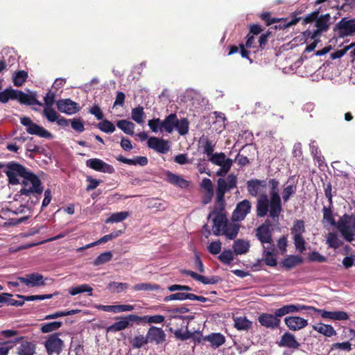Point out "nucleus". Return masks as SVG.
Here are the masks:
<instances>
[{
	"mask_svg": "<svg viewBox=\"0 0 355 355\" xmlns=\"http://www.w3.org/2000/svg\"><path fill=\"white\" fill-rule=\"evenodd\" d=\"M279 184V182L275 179L269 180L270 198L265 193L259 196L257 200V214L259 217H264L269 213V216L274 222L278 220L282 210Z\"/></svg>",
	"mask_w": 355,
	"mask_h": 355,
	"instance_id": "nucleus-1",
	"label": "nucleus"
},
{
	"mask_svg": "<svg viewBox=\"0 0 355 355\" xmlns=\"http://www.w3.org/2000/svg\"><path fill=\"white\" fill-rule=\"evenodd\" d=\"M4 173L6 174L10 184H18L21 182L29 171L24 166L17 162H10L5 166Z\"/></svg>",
	"mask_w": 355,
	"mask_h": 355,
	"instance_id": "nucleus-2",
	"label": "nucleus"
},
{
	"mask_svg": "<svg viewBox=\"0 0 355 355\" xmlns=\"http://www.w3.org/2000/svg\"><path fill=\"white\" fill-rule=\"evenodd\" d=\"M21 184L22 185L20 190L21 195L29 196L35 193L41 194L43 191L39 178L30 171L21 180Z\"/></svg>",
	"mask_w": 355,
	"mask_h": 355,
	"instance_id": "nucleus-3",
	"label": "nucleus"
},
{
	"mask_svg": "<svg viewBox=\"0 0 355 355\" xmlns=\"http://www.w3.org/2000/svg\"><path fill=\"white\" fill-rule=\"evenodd\" d=\"M337 228L347 241H352L355 236V217L345 214L338 220Z\"/></svg>",
	"mask_w": 355,
	"mask_h": 355,
	"instance_id": "nucleus-4",
	"label": "nucleus"
},
{
	"mask_svg": "<svg viewBox=\"0 0 355 355\" xmlns=\"http://www.w3.org/2000/svg\"><path fill=\"white\" fill-rule=\"evenodd\" d=\"M256 236L261 243L263 249L275 250V245L272 243V233L269 225L263 224L256 230Z\"/></svg>",
	"mask_w": 355,
	"mask_h": 355,
	"instance_id": "nucleus-5",
	"label": "nucleus"
},
{
	"mask_svg": "<svg viewBox=\"0 0 355 355\" xmlns=\"http://www.w3.org/2000/svg\"><path fill=\"white\" fill-rule=\"evenodd\" d=\"M209 160L214 164L220 166V168H219L216 172V175L218 176H225L232 165V160L231 159L226 158L225 155L223 153L211 155Z\"/></svg>",
	"mask_w": 355,
	"mask_h": 355,
	"instance_id": "nucleus-6",
	"label": "nucleus"
},
{
	"mask_svg": "<svg viewBox=\"0 0 355 355\" xmlns=\"http://www.w3.org/2000/svg\"><path fill=\"white\" fill-rule=\"evenodd\" d=\"M116 319L117 321L107 327V332H116L124 330L128 327L131 322L139 323V320L141 319V316L131 314L125 316L118 317Z\"/></svg>",
	"mask_w": 355,
	"mask_h": 355,
	"instance_id": "nucleus-7",
	"label": "nucleus"
},
{
	"mask_svg": "<svg viewBox=\"0 0 355 355\" xmlns=\"http://www.w3.org/2000/svg\"><path fill=\"white\" fill-rule=\"evenodd\" d=\"M21 123L26 127V131L30 135H37L43 138H51V134L43 127L33 123L30 118L24 116L20 119Z\"/></svg>",
	"mask_w": 355,
	"mask_h": 355,
	"instance_id": "nucleus-8",
	"label": "nucleus"
},
{
	"mask_svg": "<svg viewBox=\"0 0 355 355\" xmlns=\"http://www.w3.org/2000/svg\"><path fill=\"white\" fill-rule=\"evenodd\" d=\"M63 341L59 338L58 334L49 336L44 343L48 354H59L63 347Z\"/></svg>",
	"mask_w": 355,
	"mask_h": 355,
	"instance_id": "nucleus-9",
	"label": "nucleus"
},
{
	"mask_svg": "<svg viewBox=\"0 0 355 355\" xmlns=\"http://www.w3.org/2000/svg\"><path fill=\"white\" fill-rule=\"evenodd\" d=\"M336 29L340 37H344L353 35L355 33V19H342L336 25Z\"/></svg>",
	"mask_w": 355,
	"mask_h": 355,
	"instance_id": "nucleus-10",
	"label": "nucleus"
},
{
	"mask_svg": "<svg viewBox=\"0 0 355 355\" xmlns=\"http://www.w3.org/2000/svg\"><path fill=\"white\" fill-rule=\"evenodd\" d=\"M86 166L96 171L112 174L114 172V168L103 160L97 158L89 159L86 161Z\"/></svg>",
	"mask_w": 355,
	"mask_h": 355,
	"instance_id": "nucleus-11",
	"label": "nucleus"
},
{
	"mask_svg": "<svg viewBox=\"0 0 355 355\" xmlns=\"http://www.w3.org/2000/svg\"><path fill=\"white\" fill-rule=\"evenodd\" d=\"M267 183L265 180H251L247 182V189L251 196H257L265 194Z\"/></svg>",
	"mask_w": 355,
	"mask_h": 355,
	"instance_id": "nucleus-12",
	"label": "nucleus"
},
{
	"mask_svg": "<svg viewBox=\"0 0 355 355\" xmlns=\"http://www.w3.org/2000/svg\"><path fill=\"white\" fill-rule=\"evenodd\" d=\"M214 215L215 216L213 218V233L216 236L220 235L227 223V219L223 214L218 213L216 214L214 211L209 214L208 218H211Z\"/></svg>",
	"mask_w": 355,
	"mask_h": 355,
	"instance_id": "nucleus-13",
	"label": "nucleus"
},
{
	"mask_svg": "<svg viewBox=\"0 0 355 355\" xmlns=\"http://www.w3.org/2000/svg\"><path fill=\"white\" fill-rule=\"evenodd\" d=\"M251 210V203L248 200H244L237 204L236 209L232 214V219L234 221L243 220L246 215Z\"/></svg>",
	"mask_w": 355,
	"mask_h": 355,
	"instance_id": "nucleus-14",
	"label": "nucleus"
},
{
	"mask_svg": "<svg viewBox=\"0 0 355 355\" xmlns=\"http://www.w3.org/2000/svg\"><path fill=\"white\" fill-rule=\"evenodd\" d=\"M148 146L159 153L164 154L170 149L168 141L162 138L152 137L148 140Z\"/></svg>",
	"mask_w": 355,
	"mask_h": 355,
	"instance_id": "nucleus-15",
	"label": "nucleus"
},
{
	"mask_svg": "<svg viewBox=\"0 0 355 355\" xmlns=\"http://www.w3.org/2000/svg\"><path fill=\"white\" fill-rule=\"evenodd\" d=\"M17 279L28 287L45 285L43 276L39 273H32L27 275L26 277H19Z\"/></svg>",
	"mask_w": 355,
	"mask_h": 355,
	"instance_id": "nucleus-16",
	"label": "nucleus"
},
{
	"mask_svg": "<svg viewBox=\"0 0 355 355\" xmlns=\"http://www.w3.org/2000/svg\"><path fill=\"white\" fill-rule=\"evenodd\" d=\"M286 325L292 331L300 330L308 325V321L298 316H288L284 318Z\"/></svg>",
	"mask_w": 355,
	"mask_h": 355,
	"instance_id": "nucleus-17",
	"label": "nucleus"
},
{
	"mask_svg": "<svg viewBox=\"0 0 355 355\" xmlns=\"http://www.w3.org/2000/svg\"><path fill=\"white\" fill-rule=\"evenodd\" d=\"M43 114L50 122H56L58 125L62 127L69 125V121L63 117H59L58 113L52 109V107H44Z\"/></svg>",
	"mask_w": 355,
	"mask_h": 355,
	"instance_id": "nucleus-18",
	"label": "nucleus"
},
{
	"mask_svg": "<svg viewBox=\"0 0 355 355\" xmlns=\"http://www.w3.org/2000/svg\"><path fill=\"white\" fill-rule=\"evenodd\" d=\"M57 108L61 112L73 114L78 111V104L70 99L60 100L57 102Z\"/></svg>",
	"mask_w": 355,
	"mask_h": 355,
	"instance_id": "nucleus-19",
	"label": "nucleus"
},
{
	"mask_svg": "<svg viewBox=\"0 0 355 355\" xmlns=\"http://www.w3.org/2000/svg\"><path fill=\"white\" fill-rule=\"evenodd\" d=\"M166 180L171 184L186 189L189 187L190 182L183 178L182 176L173 173L171 171H166L165 173Z\"/></svg>",
	"mask_w": 355,
	"mask_h": 355,
	"instance_id": "nucleus-20",
	"label": "nucleus"
},
{
	"mask_svg": "<svg viewBox=\"0 0 355 355\" xmlns=\"http://www.w3.org/2000/svg\"><path fill=\"white\" fill-rule=\"evenodd\" d=\"M330 18L329 14H325L318 17L315 24L317 28L314 31L313 37H320L322 32H325L329 29Z\"/></svg>",
	"mask_w": 355,
	"mask_h": 355,
	"instance_id": "nucleus-21",
	"label": "nucleus"
},
{
	"mask_svg": "<svg viewBox=\"0 0 355 355\" xmlns=\"http://www.w3.org/2000/svg\"><path fill=\"white\" fill-rule=\"evenodd\" d=\"M279 316L268 313H263L259 317L260 324L268 328H275L279 324Z\"/></svg>",
	"mask_w": 355,
	"mask_h": 355,
	"instance_id": "nucleus-22",
	"label": "nucleus"
},
{
	"mask_svg": "<svg viewBox=\"0 0 355 355\" xmlns=\"http://www.w3.org/2000/svg\"><path fill=\"white\" fill-rule=\"evenodd\" d=\"M15 96V99L18 100L21 103L26 104V105H41L42 103L38 101L35 95L33 94H28L26 93H24L21 91L16 90L15 92H12Z\"/></svg>",
	"mask_w": 355,
	"mask_h": 355,
	"instance_id": "nucleus-23",
	"label": "nucleus"
},
{
	"mask_svg": "<svg viewBox=\"0 0 355 355\" xmlns=\"http://www.w3.org/2000/svg\"><path fill=\"white\" fill-rule=\"evenodd\" d=\"M306 306L302 304H288L275 310V315L282 317L286 314L300 312L306 309Z\"/></svg>",
	"mask_w": 355,
	"mask_h": 355,
	"instance_id": "nucleus-24",
	"label": "nucleus"
},
{
	"mask_svg": "<svg viewBox=\"0 0 355 355\" xmlns=\"http://www.w3.org/2000/svg\"><path fill=\"white\" fill-rule=\"evenodd\" d=\"M278 345L280 347H285L292 349H297L300 346V343L296 340L295 336L288 332L283 334L279 342L278 343Z\"/></svg>",
	"mask_w": 355,
	"mask_h": 355,
	"instance_id": "nucleus-25",
	"label": "nucleus"
},
{
	"mask_svg": "<svg viewBox=\"0 0 355 355\" xmlns=\"http://www.w3.org/2000/svg\"><path fill=\"white\" fill-rule=\"evenodd\" d=\"M201 188L205 191V196L203 198V203H209L214 196V187L211 180L209 178H204L200 184Z\"/></svg>",
	"mask_w": 355,
	"mask_h": 355,
	"instance_id": "nucleus-26",
	"label": "nucleus"
},
{
	"mask_svg": "<svg viewBox=\"0 0 355 355\" xmlns=\"http://www.w3.org/2000/svg\"><path fill=\"white\" fill-rule=\"evenodd\" d=\"M36 345L30 341H22L17 347L18 355H34L35 354Z\"/></svg>",
	"mask_w": 355,
	"mask_h": 355,
	"instance_id": "nucleus-27",
	"label": "nucleus"
},
{
	"mask_svg": "<svg viewBox=\"0 0 355 355\" xmlns=\"http://www.w3.org/2000/svg\"><path fill=\"white\" fill-rule=\"evenodd\" d=\"M217 189H216V201L218 203H223L224 202V196L226 191L230 190L229 186L227 184V181L225 179L219 178L217 181Z\"/></svg>",
	"mask_w": 355,
	"mask_h": 355,
	"instance_id": "nucleus-28",
	"label": "nucleus"
},
{
	"mask_svg": "<svg viewBox=\"0 0 355 355\" xmlns=\"http://www.w3.org/2000/svg\"><path fill=\"white\" fill-rule=\"evenodd\" d=\"M313 329L318 333L327 336L331 337L336 334V330L330 324L318 323L312 326Z\"/></svg>",
	"mask_w": 355,
	"mask_h": 355,
	"instance_id": "nucleus-29",
	"label": "nucleus"
},
{
	"mask_svg": "<svg viewBox=\"0 0 355 355\" xmlns=\"http://www.w3.org/2000/svg\"><path fill=\"white\" fill-rule=\"evenodd\" d=\"M147 338L150 340H154L156 341L157 343H160L164 340L165 334L161 328L153 327L149 329L147 334Z\"/></svg>",
	"mask_w": 355,
	"mask_h": 355,
	"instance_id": "nucleus-30",
	"label": "nucleus"
},
{
	"mask_svg": "<svg viewBox=\"0 0 355 355\" xmlns=\"http://www.w3.org/2000/svg\"><path fill=\"white\" fill-rule=\"evenodd\" d=\"M177 115L175 114H171L164 121H162L163 130L168 133H171L175 128L177 123Z\"/></svg>",
	"mask_w": 355,
	"mask_h": 355,
	"instance_id": "nucleus-31",
	"label": "nucleus"
},
{
	"mask_svg": "<svg viewBox=\"0 0 355 355\" xmlns=\"http://www.w3.org/2000/svg\"><path fill=\"white\" fill-rule=\"evenodd\" d=\"M324 318L343 321L348 320L349 315L347 312L343 311H327V313H324Z\"/></svg>",
	"mask_w": 355,
	"mask_h": 355,
	"instance_id": "nucleus-32",
	"label": "nucleus"
},
{
	"mask_svg": "<svg viewBox=\"0 0 355 355\" xmlns=\"http://www.w3.org/2000/svg\"><path fill=\"white\" fill-rule=\"evenodd\" d=\"M250 243L248 241L237 239L233 245L234 252L236 254H243L248 252Z\"/></svg>",
	"mask_w": 355,
	"mask_h": 355,
	"instance_id": "nucleus-33",
	"label": "nucleus"
},
{
	"mask_svg": "<svg viewBox=\"0 0 355 355\" xmlns=\"http://www.w3.org/2000/svg\"><path fill=\"white\" fill-rule=\"evenodd\" d=\"M239 230V226L233 223H227L222 234L227 239L232 240L236 237Z\"/></svg>",
	"mask_w": 355,
	"mask_h": 355,
	"instance_id": "nucleus-34",
	"label": "nucleus"
},
{
	"mask_svg": "<svg viewBox=\"0 0 355 355\" xmlns=\"http://www.w3.org/2000/svg\"><path fill=\"white\" fill-rule=\"evenodd\" d=\"M93 288L88 284H81L77 286H73L69 288L68 291L71 295H76L83 293H88L89 295H92Z\"/></svg>",
	"mask_w": 355,
	"mask_h": 355,
	"instance_id": "nucleus-35",
	"label": "nucleus"
},
{
	"mask_svg": "<svg viewBox=\"0 0 355 355\" xmlns=\"http://www.w3.org/2000/svg\"><path fill=\"white\" fill-rule=\"evenodd\" d=\"M117 127L124 133L132 135L134 134L135 124L127 120H120L116 123Z\"/></svg>",
	"mask_w": 355,
	"mask_h": 355,
	"instance_id": "nucleus-36",
	"label": "nucleus"
},
{
	"mask_svg": "<svg viewBox=\"0 0 355 355\" xmlns=\"http://www.w3.org/2000/svg\"><path fill=\"white\" fill-rule=\"evenodd\" d=\"M206 340L209 341L211 345L214 347H218L219 346L222 345L225 341V337L218 333V334H211L206 337Z\"/></svg>",
	"mask_w": 355,
	"mask_h": 355,
	"instance_id": "nucleus-37",
	"label": "nucleus"
},
{
	"mask_svg": "<svg viewBox=\"0 0 355 355\" xmlns=\"http://www.w3.org/2000/svg\"><path fill=\"white\" fill-rule=\"evenodd\" d=\"M234 327L239 330H248L252 326V322L245 317H239L234 319Z\"/></svg>",
	"mask_w": 355,
	"mask_h": 355,
	"instance_id": "nucleus-38",
	"label": "nucleus"
},
{
	"mask_svg": "<svg viewBox=\"0 0 355 355\" xmlns=\"http://www.w3.org/2000/svg\"><path fill=\"white\" fill-rule=\"evenodd\" d=\"M327 243L330 248L336 249L341 246L343 241L339 239L336 233H329L326 237Z\"/></svg>",
	"mask_w": 355,
	"mask_h": 355,
	"instance_id": "nucleus-39",
	"label": "nucleus"
},
{
	"mask_svg": "<svg viewBox=\"0 0 355 355\" xmlns=\"http://www.w3.org/2000/svg\"><path fill=\"white\" fill-rule=\"evenodd\" d=\"M145 114L142 107H137L132 110L131 118L139 124L144 122Z\"/></svg>",
	"mask_w": 355,
	"mask_h": 355,
	"instance_id": "nucleus-40",
	"label": "nucleus"
},
{
	"mask_svg": "<svg viewBox=\"0 0 355 355\" xmlns=\"http://www.w3.org/2000/svg\"><path fill=\"white\" fill-rule=\"evenodd\" d=\"M130 216L128 211H120L111 214V216L105 220L106 223H119L125 220Z\"/></svg>",
	"mask_w": 355,
	"mask_h": 355,
	"instance_id": "nucleus-41",
	"label": "nucleus"
},
{
	"mask_svg": "<svg viewBox=\"0 0 355 355\" xmlns=\"http://www.w3.org/2000/svg\"><path fill=\"white\" fill-rule=\"evenodd\" d=\"M107 288L112 292L119 293L125 291L129 288V284L123 282H112L109 283Z\"/></svg>",
	"mask_w": 355,
	"mask_h": 355,
	"instance_id": "nucleus-42",
	"label": "nucleus"
},
{
	"mask_svg": "<svg viewBox=\"0 0 355 355\" xmlns=\"http://www.w3.org/2000/svg\"><path fill=\"white\" fill-rule=\"evenodd\" d=\"M302 262V259L298 256H289L283 261V266L291 269Z\"/></svg>",
	"mask_w": 355,
	"mask_h": 355,
	"instance_id": "nucleus-43",
	"label": "nucleus"
},
{
	"mask_svg": "<svg viewBox=\"0 0 355 355\" xmlns=\"http://www.w3.org/2000/svg\"><path fill=\"white\" fill-rule=\"evenodd\" d=\"M275 250H269L268 249H263V260L266 265L270 266H275L277 265V259L274 256Z\"/></svg>",
	"mask_w": 355,
	"mask_h": 355,
	"instance_id": "nucleus-44",
	"label": "nucleus"
},
{
	"mask_svg": "<svg viewBox=\"0 0 355 355\" xmlns=\"http://www.w3.org/2000/svg\"><path fill=\"white\" fill-rule=\"evenodd\" d=\"M189 121L186 119H177L175 128L180 135H184L189 132Z\"/></svg>",
	"mask_w": 355,
	"mask_h": 355,
	"instance_id": "nucleus-45",
	"label": "nucleus"
},
{
	"mask_svg": "<svg viewBox=\"0 0 355 355\" xmlns=\"http://www.w3.org/2000/svg\"><path fill=\"white\" fill-rule=\"evenodd\" d=\"M62 323L61 322H51L43 324L41 327V331L42 333H49L58 329Z\"/></svg>",
	"mask_w": 355,
	"mask_h": 355,
	"instance_id": "nucleus-46",
	"label": "nucleus"
},
{
	"mask_svg": "<svg viewBox=\"0 0 355 355\" xmlns=\"http://www.w3.org/2000/svg\"><path fill=\"white\" fill-rule=\"evenodd\" d=\"M28 77V73L25 71H19L13 76V83L15 86H21L25 82Z\"/></svg>",
	"mask_w": 355,
	"mask_h": 355,
	"instance_id": "nucleus-47",
	"label": "nucleus"
},
{
	"mask_svg": "<svg viewBox=\"0 0 355 355\" xmlns=\"http://www.w3.org/2000/svg\"><path fill=\"white\" fill-rule=\"evenodd\" d=\"M112 258L110 251L101 253L93 262L94 266H99L110 261Z\"/></svg>",
	"mask_w": 355,
	"mask_h": 355,
	"instance_id": "nucleus-48",
	"label": "nucleus"
},
{
	"mask_svg": "<svg viewBox=\"0 0 355 355\" xmlns=\"http://www.w3.org/2000/svg\"><path fill=\"white\" fill-rule=\"evenodd\" d=\"M146 322L148 323H155L160 324L164 321V317L161 315H155L152 316L146 315L144 317H141V319L139 320V323L141 322Z\"/></svg>",
	"mask_w": 355,
	"mask_h": 355,
	"instance_id": "nucleus-49",
	"label": "nucleus"
},
{
	"mask_svg": "<svg viewBox=\"0 0 355 355\" xmlns=\"http://www.w3.org/2000/svg\"><path fill=\"white\" fill-rule=\"evenodd\" d=\"M304 231V221L299 220L294 223L293 227L291 229V234L293 236L302 235Z\"/></svg>",
	"mask_w": 355,
	"mask_h": 355,
	"instance_id": "nucleus-50",
	"label": "nucleus"
},
{
	"mask_svg": "<svg viewBox=\"0 0 355 355\" xmlns=\"http://www.w3.org/2000/svg\"><path fill=\"white\" fill-rule=\"evenodd\" d=\"M98 128L106 133H112L115 130L114 124L108 120H103L98 124Z\"/></svg>",
	"mask_w": 355,
	"mask_h": 355,
	"instance_id": "nucleus-51",
	"label": "nucleus"
},
{
	"mask_svg": "<svg viewBox=\"0 0 355 355\" xmlns=\"http://www.w3.org/2000/svg\"><path fill=\"white\" fill-rule=\"evenodd\" d=\"M148 343V338L144 337L143 335L135 336L131 340L132 345L135 348H140Z\"/></svg>",
	"mask_w": 355,
	"mask_h": 355,
	"instance_id": "nucleus-52",
	"label": "nucleus"
},
{
	"mask_svg": "<svg viewBox=\"0 0 355 355\" xmlns=\"http://www.w3.org/2000/svg\"><path fill=\"white\" fill-rule=\"evenodd\" d=\"M52 295H29V296H24L21 295H17V297L19 298H22L26 301H34V300H44L47 299H51L52 297Z\"/></svg>",
	"mask_w": 355,
	"mask_h": 355,
	"instance_id": "nucleus-53",
	"label": "nucleus"
},
{
	"mask_svg": "<svg viewBox=\"0 0 355 355\" xmlns=\"http://www.w3.org/2000/svg\"><path fill=\"white\" fill-rule=\"evenodd\" d=\"M323 212V220L327 221V223L331 225H335V221L333 218L332 210L331 208V205L329 207H324L322 209Z\"/></svg>",
	"mask_w": 355,
	"mask_h": 355,
	"instance_id": "nucleus-54",
	"label": "nucleus"
},
{
	"mask_svg": "<svg viewBox=\"0 0 355 355\" xmlns=\"http://www.w3.org/2000/svg\"><path fill=\"white\" fill-rule=\"evenodd\" d=\"M219 259L224 263L229 264L234 259L233 252L231 250H224L220 255Z\"/></svg>",
	"mask_w": 355,
	"mask_h": 355,
	"instance_id": "nucleus-55",
	"label": "nucleus"
},
{
	"mask_svg": "<svg viewBox=\"0 0 355 355\" xmlns=\"http://www.w3.org/2000/svg\"><path fill=\"white\" fill-rule=\"evenodd\" d=\"M148 125L153 132L163 130L162 121L159 119H153L148 121Z\"/></svg>",
	"mask_w": 355,
	"mask_h": 355,
	"instance_id": "nucleus-56",
	"label": "nucleus"
},
{
	"mask_svg": "<svg viewBox=\"0 0 355 355\" xmlns=\"http://www.w3.org/2000/svg\"><path fill=\"white\" fill-rule=\"evenodd\" d=\"M14 92H15V89H6L0 92V102L5 103L10 99H15V94L12 93Z\"/></svg>",
	"mask_w": 355,
	"mask_h": 355,
	"instance_id": "nucleus-57",
	"label": "nucleus"
},
{
	"mask_svg": "<svg viewBox=\"0 0 355 355\" xmlns=\"http://www.w3.org/2000/svg\"><path fill=\"white\" fill-rule=\"evenodd\" d=\"M296 191V187L293 185H288L282 191V198L283 200L286 202H287L290 197L293 196Z\"/></svg>",
	"mask_w": 355,
	"mask_h": 355,
	"instance_id": "nucleus-58",
	"label": "nucleus"
},
{
	"mask_svg": "<svg viewBox=\"0 0 355 355\" xmlns=\"http://www.w3.org/2000/svg\"><path fill=\"white\" fill-rule=\"evenodd\" d=\"M294 244L296 249L300 252H303L305 250V241L302 235L293 236Z\"/></svg>",
	"mask_w": 355,
	"mask_h": 355,
	"instance_id": "nucleus-59",
	"label": "nucleus"
},
{
	"mask_svg": "<svg viewBox=\"0 0 355 355\" xmlns=\"http://www.w3.org/2000/svg\"><path fill=\"white\" fill-rule=\"evenodd\" d=\"M216 114V121L214 122V124L218 125V128H216V131L218 132H220L223 131V130L225 128V118L224 116V114L222 113H215Z\"/></svg>",
	"mask_w": 355,
	"mask_h": 355,
	"instance_id": "nucleus-60",
	"label": "nucleus"
},
{
	"mask_svg": "<svg viewBox=\"0 0 355 355\" xmlns=\"http://www.w3.org/2000/svg\"><path fill=\"white\" fill-rule=\"evenodd\" d=\"M133 290L135 291H148V290H155L159 288V286L154 285L152 286L149 284L141 283L137 284L133 286Z\"/></svg>",
	"mask_w": 355,
	"mask_h": 355,
	"instance_id": "nucleus-61",
	"label": "nucleus"
},
{
	"mask_svg": "<svg viewBox=\"0 0 355 355\" xmlns=\"http://www.w3.org/2000/svg\"><path fill=\"white\" fill-rule=\"evenodd\" d=\"M209 252L212 254H217L221 250V243L220 241H213L207 247Z\"/></svg>",
	"mask_w": 355,
	"mask_h": 355,
	"instance_id": "nucleus-62",
	"label": "nucleus"
},
{
	"mask_svg": "<svg viewBox=\"0 0 355 355\" xmlns=\"http://www.w3.org/2000/svg\"><path fill=\"white\" fill-rule=\"evenodd\" d=\"M55 94L54 92L49 91L44 97V107H52L55 101Z\"/></svg>",
	"mask_w": 355,
	"mask_h": 355,
	"instance_id": "nucleus-63",
	"label": "nucleus"
},
{
	"mask_svg": "<svg viewBox=\"0 0 355 355\" xmlns=\"http://www.w3.org/2000/svg\"><path fill=\"white\" fill-rule=\"evenodd\" d=\"M115 313L132 311L135 309V306L131 304H119L114 305Z\"/></svg>",
	"mask_w": 355,
	"mask_h": 355,
	"instance_id": "nucleus-64",
	"label": "nucleus"
}]
</instances>
